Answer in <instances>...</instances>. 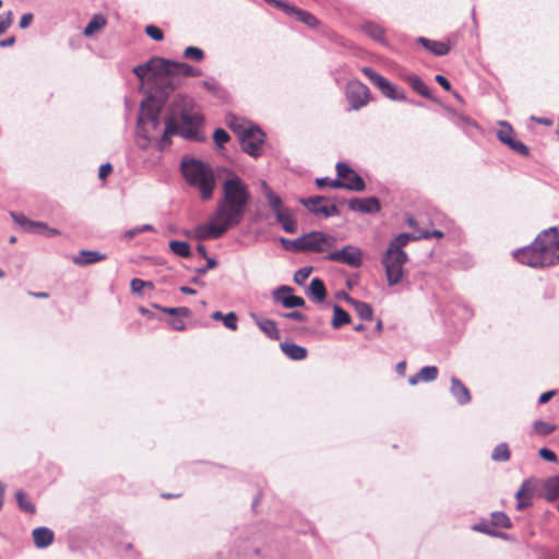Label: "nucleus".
I'll return each instance as SVG.
<instances>
[{
    "label": "nucleus",
    "mask_w": 559,
    "mask_h": 559,
    "mask_svg": "<svg viewBox=\"0 0 559 559\" xmlns=\"http://www.w3.org/2000/svg\"><path fill=\"white\" fill-rule=\"evenodd\" d=\"M223 197L207 224L195 228L199 240L218 239L229 228L239 225L250 202L248 186L240 177L231 175L222 185Z\"/></svg>",
    "instance_id": "obj_1"
},
{
    "label": "nucleus",
    "mask_w": 559,
    "mask_h": 559,
    "mask_svg": "<svg viewBox=\"0 0 559 559\" xmlns=\"http://www.w3.org/2000/svg\"><path fill=\"white\" fill-rule=\"evenodd\" d=\"M134 74L142 81L162 84L163 94L167 95L179 87L177 76L197 78L202 72L186 62L171 61L164 58H152L133 69Z\"/></svg>",
    "instance_id": "obj_2"
},
{
    "label": "nucleus",
    "mask_w": 559,
    "mask_h": 559,
    "mask_svg": "<svg viewBox=\"0 0 559 559\" xmlns=\"http://www.w3.org/2000/svg\"><path fill=\"white\" fill-rule=\"evenodd\" d=\"M516 261L531 267H544L559 263V229L548 228L534 242L513 253Z\"/></svg>",
    "instance_id": "obj_3"
},
{
    "label": "nucleus",
    "mask_w": 559,
    "mask_h": 559,
    "mask_svg": "<svg viewBox=\"0 0 559 559\" xmlns=\"http://www.w3.org/2000/svg\"><path fill=\"white\" fill-rule=\"evenodd\" d=\"M174 114H179L181 126H178L175 117H169L166 120L160 141L162 147L165 144H169V138L177 133H180L186 139L200 141L199 128L203 122V117L194 102L191 98L181 97L179 102L174 104Z\"/></svg>",
    "instance_id": "obj_4"
},
{
    "label": "nucleus",
    "mask_w": 559,
    "mask_h": 559,
    "mask_svg": "<svg viewBox=\"0 0 559 559\" xmlns=\"http://www.w3.org/2000/svg\"><path fill=\"white\" fill-rule=\"evenodd\" d=\"M417 237L414 234L403 233L396 236L389 245V248L382 257V264L385 270L388 284L396 285L404 276V265L408 261L407 253L403 250L411 241Z\"/></svg>",
    "instance_id": "obj_5"
},
{
    "label": "nucleus",
    "mask_w": 559,
    "mask_h": 559,
    "mask_svg": "<svg viewBox=\"0 0 559 559\" xmlns=\"http://www.w3.org/2000/svg\"><path fill=\"white\" fill-rule=\"evenodd\" d=\"M182 174L190 186L195 187L202 200H210L215 188V177L212 169L204 163L191 159L181 165Z\"/></svg>",
    "instance_id": "obj_6"
},
{
    "label": "nucleus",
    "mask_w": 559,
    "mask_h": 559,
    "mask_svg": "<svg viewBox=\"0 0 559 559\" xmlns=\"http://www.w3.org/2000/svg\"><path fill=\"white\" fill-rule=\"evenodd\" d=\"M294 251L324 252L336 245V238L322 231H311L292 241Z\"/></svg>",
    "instance_id": "obj_7"
},
{
    "label": "nucleus",
    "mask_w": 559,
    "mask_h": 559,
    "mask_svg": "<svg viewBox=\"0 0 559 559\" xmlns=\"http://www.w3.org/2000/svg\"><path fill=\"white\" fill-rule=\"evenodd\" d=\"M337 178L333 180L332 188L361 192L366 189L364 179L346 163L335 166Z\"/></svg>",
    "instance_id": "obj_8"
},
{
    "label": "nucleus",
    "mask_w": 559,
    "mask_h": 559,
    "mask_svg": "<svg viewBox=\"0 0 559 559\" xmlns=\"http://www.w3.org/2000/svg\"><path fill=\"white\" fill-rule=\"evenodd\" d=\"M345 98L349 105V110H359L369 104L372 96L366 84L359 80H352L346 85Z\"/></svg>",
    "instance_id": "obj_9"
},
{
    "label": "nucleus",
    "mask_w": 559,
    "mask_h": 559,
    "mask_svg": "<svg viewBox=\"0 0 559 559\" xmlns=\"http://www.w3.org/2000/svg\"><path fill=\"white\" fill-rule=\"evenodd\" d=\"M361 72L365 74L367 79L377 87L379 91L385 96L386 98H390L392 100H404L405 99V93L404 91L392 84L390 81H388L384 76L376 72L373 69L369 67H364L361 69Z\"/></svg>",
    "instance_id": "obj_10"
},
{
    "label": "nucleus",
    "mask_w": 559,
    "mask_h": 559,
    "mask_svg": "<svg viewBox=\"0 0 559 559\" xmlns=\"http://www.w3.org/2000/svg\"><path fill=\"white\" fill-rule=\"evenodd\" d=\"M499 127L497 138L501 143L522 156L530 154L528 147L523 142L515 139V131L509 122L500 121Z\"/></svg>",
    "instance_id": "obj_11"
},
{
    "label": "nucleus",
    "mask_w": 559,
    "mask_h": 559,
    "mask_svg": "<svg viewBox=\"0 0 559 559\" xmlns=\"http://www.w3.org/2000/svg\"><path fill=\"white\" fill-rule=\"evenodd\" d=\"M266 3L274 5L275 8L284 11L287 15H293L298 20L299 22L304 23L305 25L316 28L319 25V21L317 17L311 14L310 12L299 9L297 7H294L285 1L282 0H264Z\"/></svg>",
    "instance_id": "obj_12"
},
{
    "label": "nucleus",
    "mask_w": 559,
    "mask_h": 559,
    "mask_svg": "<svg viewBox=\"0 0 559 559\" xmlns=\"http://www.w3.org/2000/svg\"><path fill=\"white\" fill-rule=\"evenodd\" d=\"M361 251L352 246H346L342 250L333 251L326 255V259L330 261L344 263L354 267L361 264Z\"/></svg>",
    "instance_id": "obj_13"
},
{
    "label": "nucleus",
    "mask_w": 559,
    "mask_h": 559,
    "mask_svg": "<svg viewBox=\"0 0 559 559\" xmlns=\"http://www.w3.org/2000/svg\"><path fill=\"white\" fill-rule=\"evenodd\" d=\"M300 202L309 209L316 215H322L324 217L338 215L340 211L335 204H326L324 197H311L308 199H301Z\"/></svg>",
    "instance_id": "obj_14"
},
{
    "label": "nucleus",
    "mask_w": 559,
    "mask_h": 559,
    "mask_svg": "<svg viewBox=\"0 0 559 559\" xmlns=\"http://www.w3.org/2000/svg\"><path fill=\"white\" fill-rule=\"evenodd\" d=\"M158 114V110L147 108L145 104H142L139 124L145 133V136H154V131H156L159 127Z\"/></svg>",
    "instance_id": "obj_15"
},
{
    "label": "nucleus",
    "mask_w": 559,
    "mask_h": 559,
    "mask_svg": "<svg viewBox=\"0 0 559 559\" xmlns=\"http://www.w3.org/2000/svg\"><path fill=\"white\" fill-rule=\"evenodd\" d=\"M264 133L257 128L240 141L242 151L253 157L260 156L262 145L264 143Z\"/></svg>",
    "instance_id": "obj_16"
},
{
    "label": "nucleus",
    "mask_w": 559,
    "mask_h": 559,
    "mask_svg": "<svg viewBox=\"0 0 559 559\" xmlns=\"http://www.w3.org/2000/svg\"><path fill=\"white\" fill-rule=\"evenodd\" d=\"M348 207L354 212L360 213H378L381 210V204L378 198H353L348 202Z\"/></svg>",
    "instance_id": "obj_17"
},
{
    "label": "nucleus",
    "mask_w": 559,
    "mask_h": 559,
    "mask_svg": "<svg viewBox=\"0 0 559 559\" xmlns=\"http://www.w3.org/2000/svg\"><path fill=\"white\" fill-rule=\"evenodd\" d=\"M293 289L290 287L283 286L275 292V299L285 308H295L305 306L304 298L292 295Z\"/></svg>",
    "instance_id": "obj_18"
},
{
    "label": "nucleus",
    "mask_w": 559,
    "mask_h": 559,
    "mask_svg": "<svg viewBox=\"0 0 559 559\" xmlns=\"http://www.w3.org/2000/svg\"><path fill=\"white\" fill-rule=\"evenodd\" d=\"M15 221L25 229L28 231H36L39 234H45L46 236H55L59 235V231L53 228H49L46 224L39 223V222H32L27 219L24 216L17 217L16 215H13Z\"/></svg>",
    "instance_id": "obj_19"
},
{
    "label": "nucleus",
    "mask_w": 559,
    "mask_h": 559,
    "mask_svg": "<svg viewBox=\"0 0 559 559\" xmlns=\"http://www.w3.org/2000/svg\"><path fill=\"white\" fill-rule=\"evenodd\" d=\"M450 392L460 405H466L472 400L468 388L457 378L451 379Z\"/></svg>",
    "instance_id": "obj_20"
},
{
    "label": "nucleus",
    "mask_w": 559,
    "mask_h": 559,
    "mask_svg": "<svg viewBox=\"0 0 559 559\" xmlns=\"http://www.w3.org/2000/svg\"><path fill=\"white\" fill-rule=\"evenodd\" d=\"M534 483L532 480H525L520 489L516 491L515 498L518 500L516 509L522 510L531 504V500L534 492Z\"/></svg>",
    "instance_id": "obj_21"
},
{
    "label": "nucleus",
    "mask_w": 559,
    "mask_h": 559,
    "mask_svg": "<svg viewBox=\"0 0 559 559\" xmlns=\"http://www.w3.org/2000/svg\"><path fill=\"white\" fill-rule=\"evenodd\" d=\"M417 41L435 56H445L451 50V46L448 41H438L426 37H419Z\"/></svg>",
    "instance_id": "obj_22"
},
{
    "label": "nucleus",
    "mask_w": 559,
    "mask_h": 559,
    "mask_svg": "<svg viewBox=\"0 0 559 559\" xmlns=\"http://www.w3.org/2000/svg\"><path fill=\"white\" fill-rule=\"evenodd\" d=\"M106 259V254L99 251L81 250L78 255L72 258V262L76 265H88L96 262H100Z\"/></svg>",
    "instance_id": "obj_23"
},
{
    "label": "nucleus",
    "mask_w": 559,
    "mask_h": 559,
    "mask_svg": "<svg viewBox=\"0 0 559 559\" xmlns=\"http://www.w3.org/2000/svg\"><path fill=\"white\" fill-rule=\"evenodd\" d=\"M260 186H261V192L264 195V198L266 199V201L274 214H276L277 212H280L286 207L283 205L281 197L277 195L271 189V187L266 183V181L262 180Z\"/></svg>",
    "instance_id": "obj_24"
},
{
    "label": "nucleus",
    "mask_w": 559,
    "mask_h": 559,
    "mask_svg": "<svg viewBox=\"0 0 559 559\" xmlns=\"http://www.w3.org/2000/svg\"><path fill=\"white\" fill-rule=\"evenodd\" d=\"M277 222L281 224L282 228L289 234H294L297 231V221L295 219L293 212L285 207L282 211L275 214Z\"/></svg>",
    "instance_id": "obj_25"
},
{
    "label": "nucleus",
    "mask_w": 559,
    "mask_h": 559,
    "mask_svg": "<svg viewBox=\"0 0 559 559\" xmlns=\"http://www.w3.org/2000/svg\"><path fill=\"white\" fill-rule=\"evenodd\" d=\"M34 544L37 548H45L52 544L55 534L50 528L37 527L32 533Z\"/></svg>",
    "instance_id": "obj_26"
},
{
    "label": "nucleus",
    "mask_w": 559,
    "mask_h": 559,
    "mask_svg": "<svg viewBox=\"0 0 559 559\" xmlns=\"http://www.w3.org/2000/svg\"><path fill=\"white\" fill-rule=\"evenodd\" d=\"M281 348L289 358L294 360H302L307 357V349L295 343L284 342L281 343Z\"/></svg>",
    "instance_id": "obj_27"
},
{
    "label": "nucleus",
    "mask_w": 559,
    "mask_h": 559,
    "mask_svg": "<svg viewBox=\"0 0 559 559\" xmlns=\"http://www.w3.org/2000/svg\"><path fill=\"white\" fill-rule=\"evenodd\" d=\"M255 323L259 329L272 340L280 338V332L275 321L266 318H257Z\"/></svg>",
    "instance_id": "obj_28"
},
{
    "label": "nucleus",
    "mask_w": 559,
    "mask_h": 559,
    "mask_svg": "<svg viewBox=\"0 0 559 559\" xmlns=\"http://www.w3.org/2000/svg\"><path fill=\"white\" fill-rule=\"evenodd\" d=\"M309 295L317 302H322L326 298V289L322 280L316 277L311 281L309 286Z\"/></svg>",
    "instance_id": "obj_29"
},
{
    "label": "nucleus",
    "mask_w": 559,
    "mask_h": 559,
    "mask_svg": "<svg viewBox=\"0 0 559 559\" xmlns=\"http://www.w3.org/2000/svg\"><path fill=\"white\" fill-rule=\"evenodd\" d=\"M350 322V316L346 312L341 306L335 305L333 307V319L332 326L334 329H340L341 326L348 324Z\"/></svg>",
    "instance_id": "obj_30"
},
{
    "label": "nucleus",
    "mask_w": 559,
    "mask_h": 559,
    "mask_svg": "<svg viewBox=\"0 0 559 559\" xmlns=\"http://www.w3.org/2000/svg\"><path fill=\"white\" fill-rule=\"evenodd\" d=\"M107 24V20L102 14H95L92 20L88 22V24L85 26L83 34L85 36H92L97 31L104 28Z\"/></svg>",
    "instance_id": "obj_31"
},
{
    "label": "nucleus",
    "mask_w": 559,
    "mask_h": 559,
    "mask_svg": "<svg viewBox=\"0 0 559 559\" xmlns=\"http://www.w3.org/2000/svg\"><path fill=\"white\" fill-rule=\"evenodd\" d=\"M229 127L240 141L257 129V127L239 120L231 121Z\"/></svg>",
    "instance_id": "obj_32"
},
{
    "label": "nucleus",
    "mask_w": 559,
    "mask_h": 559,
    "mask_svg": "<svg viewBox=\"0 0 559 559\" xmlns=\"http://www.w3.org/2000/svg\"><path fill=\"white\" fill-rule=\"evenodd\" d=\"M545 497L549 501H554L559 498V476L550 477L546 480Z\"/></svg>",
    "instance_id": "obj_33"
},
{
    "label": "nucleus",
    "mask_w": 559,
    "mask_h": 559,
    "mask_svg": "<svg viewBox=\"0 0 559 559\" xmlns=\"http://www.w3.org/2000/svg\"><path fill=\"white\" fill-rule=\"evenodd\" d=\"M405 81L419 95H421L424 97H429L430 96L428 86L424 83V81L419 76H417V75H409V76L405 78Z\"/></svg>",
    "instance_id": "obj_34"
},
{
    "label": "nucleus",
    "mask_w": 559,
    "mask_h": 559,
    "mask_svg": "<svg viewBox=\"0 0 559 559\" xmlns=\"http://www.w3.org/2000/svg\"><path fill=\"white\" fill-rule=\"evenodd\" d=\"M362 31L372 39L384 43V31L380 25L374 23H366L362 26Z\"/></svg>",
    "instance_id": "obj_35"
},
{
    "label": "nucleus",
    "mask_w": 559,
    "mask_h": 559,
    "mask_svg": "<svg viewBox=\"0 0 559 559\" xmlns=\"http://www.w3.org/2000/svg\"><path fill=\"white\" fill-rule=\"evenodd\" d=\"M169 249L173 253L181 258H189L191 255L190 246L186 241L171 240L169 242Z\"/></svg>",
    "instance_id": "obj_36"
},
{
    "label": "nucleus",
    "mask_w": 559,
    "mask_h": 559,
    "mask_svg": "<svg viewBox=\"0 0 559 559\" xmlns=\"http://www.w3.org/2000/svg\"><path fill=\"white\" fill-rule=\"evenodd\" d=\"M356 313L364 320H372L373 310L371 306L364 301L353 300L352 301Z\"/></svg>",
    "instance_id": "obj_37"
},
{
    "label": "nucleus",
    "mask_w": 559,
    "mask_h": 559,
    "mask_svg": "<svg viewBox=\"0 0 559 559\" xmlns=\"http://www.w3.org/2000/svg\"><path fill=\"white\" fill-rule=\"evenodd\" d=\"M15 497L17 504L22 511L29 514H34L36 512L34 503L28 499V497L23 491H17Z\"/></svg>",
    "instance_id": "obj_38"
},
{
    "label": "nucleus",
    "mask_w": 559,
    "mask_h": 559,
    "mask_svg": "<svg viewBox=\"0 0 559 559\" xmlns=\"http://www.w3.org/2000/svg\"><path fill=\"white\" fill-rule=\"evenodd\" d=\"M510 450L507 443L498 444L491 454V459L497 462H507L510 460Z\"/></svg>",
    "instance_id": "obj_39"
},
{
    "label": "nucleus",
    "mask_w": 559,
    "mask_h": 559,
    "mask_svg": "<svg viewBox=\"0 0 559 559\" xmlns=\"http://www.w3.org/2000/svg\"><path fill=\"white\" fill-rule=\"evenodd\" d=\"M491 524L496 527L510 528L511 520L503 512H493L491 514Z\"/></svg>",
    "instance_id": "obj_40"
},
{
    "label": "nucleus",
    "mask_w": 559,
    "mask_h": 559,
    "mask_svg": "<svg viewBox=\"0 0 559 559\" xmlns=\"http://www.w3.org/2000/svg\"><path fill=\"white\" fill-rule=\"evenodd\" d=\"M556 430V425L544 420H536L534 423V431L540 436H548Z\"/></svg>",
    "instance_id": "obj_41"
},
{
    "label": "nucleus",
    "mask_w": 559,
    "mask_h": 559,
    "mask_svg": "<svg viewBox=\"0 0 559 559\" xmlns=\"http://www.w3.org/2000/svg\"><path fill=\"white\" fill-rule=\"evenodd\" d=\"M183 57L186 59L202 61L204 59V52L201 48L189 46L183 51Z\"/></svg>",
    "instance_id": "obj_42"
},
{
    "label": "nucleus",
    "mask_w": 559,
    "mask_h": 559,
    "mask_svg": "<svg viewBox=\"0 0 559 559\" xmlns=\"http://www.w3.org/2000/svg\"><path fill=\"white\" fill-rule=\"evenodd\" d=\"M439 373V370L435 366H427L420 369L419 377L421 378V381H433L437 379Z\"/></svg>",
    "instance_id": "obj_43"
},
{
    "label": "nucleus",
    "mask_w": 559,
    "mask_h": 559,
    "mask_svg": "<svg viewBox=\"0 0 559 559\" xmlns=\"http://www.w3.org/2000/svg\"><path fill=\"white\" fill-rule=\"evenodd\" d=\"M130 288L133 294H140L143 288L153 289L154 285L152 282L143 281L141 278H133L130 283Z\"/></svg>",
    "instance_id": "obj_44"
},
{
    "label": "nucleus",
    "mask_w": 559,
    "mask_h": 559,
    "mask_svg": "<svg viewBox=\"0 0 559 559\" xmlns=\"http://www.w3.org/2000/svg\"><path fill=\"white\" fill-rule=\"evenodd\" d=\"M157 309H159L160 311L165 312V313H168L170 316H180V317H190L191 316V311L189 308L187 307H178V308H167V307H159V306H155Z\"/></svg>",
    "instance_id": "obj_45"
},
{
    "label": "nucleus",
    "mask_w": 559,
    "mask_h": 559,
    "mask_svg": "<svg viewBox=\"0 0 559 559\" xmlns=\"http://www.w3.org/2000/svg\"><path fill=\"white\" fill-rule=\"evenodd\" d=\"M145 34L156 41H160L164 39L163 31L154 24H150L145 27Z\"/></svg>",
    "instance_id": "obj_46"
},
{
    "label": "nucleus",
    "mask_w": 559,
    "mask_h": 559,
    "mask_svg": "<svg viewBox=\"0 0 559 559\" xmlns=\"http://www.w3.org/2000/svg\"><path fill=\"white\" fill-rule=\"evenodd\" d=\"M222 321L224 325L231 331H236L238 329V317L235 312L224 314Z\"/></svg>",
    "instance_id": "obj_47"
},
{
    "label": "nucleus",
    "mask_w": 559,
    "mask_h": 559,
    "mask_svg": "<svg viewBox=\"0 0 559 559\" xmlns=\"http://www.w3.org/2000/svg\"><path fill=\"white\" fill-rule=\"evenodd\" d=\"M311 272H312L311 266H305V267L299 269L294 275L295 283L298 285L304 284V282H306L308 280V277L310 276Z\"/></svg>",
    "instance_id": "obj_48"
},
{
    "label": "nucleus",
    "mask_w": 559,
    "mask_h": 559,
    "mask_svg": "<svg viewBox=\"0 0 559 559\" xmlns=\"http://www.w3.org/2000/svg\"><path fill=\"white\" fill-rule=\"evenodd\" d=\"M214 142L219 146L223 147L225 143H227L230 139L229 134L222 128H218L214 131L213 134Z\"/></svg>",
    "instance_id": "obj_49"
},
{
    "label": "nucleus",
    "mask_w": 559,
    "mask_h": 559,
    "mask_svg": "<svg viewBox=\"0 0 559 559\" xmlns=\"http://www.w3.org/2000/svg\"><path fill=\"white\" fill-rule=\"evenodd\" d=\"M13 14L12 12H7L4 14H0V35H2L12 24Z\"/></svg>",
    "instance_id": "obj_50"
},
{
    "label": "nucleus",
    "mask_w": 559,
    "mask_h": 559,
    "mask_svg": "<svg viewBox=\"0 0 559 559\" xmlns=\"http://www.w3.org/2000/svg\"><path fill=\"white\" fill-rule=\"evenodd\" d=\"M443 236H444V234L441 230H433V231L421 230L419 235H415V237H417L416 240H419V239H430L432 237L440 239Z\"/></svg>",
    "instance_id": "obj_51"
},
{
    "label": "nucleus",
    "mask_w": 559,
    "mask_h": 559,
    "mask_svg": "<svg viewBox=\"0 0 559 559\" xmlns=\"http://www.w3.org/2000/svg\"><path fill=\"white\" fill-rule=\"evenodd\" d=\"M112 173V166L110 163H106V164H103L100 165L99 169H98V178L100 180H106L107 177Z\"/></svg>",
    "instance_id": "obj_52"
},
{
    "label": "nucleus",
    "mask_w": 559,
    "mask_h": 559,
    "mask_svg": "<svg viewBox=\"0 0 559 559\" xmlns=\"http://www.w3.org/2000/svg\"><path fill=\"white\" fill-rule=\"evenodd\" d=\"M185 317L177 316L169 321L170 326L176 331H183L186 323L183 322Z\"/></svg>",
    "instance_id": "obj_53"
},
{
    "label": "nucleus",
    "mask_w": 559,
    "mask_h": 559,
    "mask_svg": "<svg viewBox=\"0 0 559 559\" xmlns=\"http://www.w3.org/2000/svg\"><path fill=\"white\" fill-rule=\"evenodd\" d=\"M539 455L548 461V462H556L557 461V455L554 451L547 449V448H543L539 450Z\"/></svg>",
    "instance_id": "obj_54"
},
{
    "label": "nucleus",
    "mask_w": 559,
    "mask_h": 559,
    "mask_svg": "<svg viewBox=\"0 0 559 559\" xmlns=\"http://www.w3.org/2000/svg\"><path fill=\"white\" fill-rule=\"evenodd\" d=\"M436 81L445 90V91H451V84L449 82V80L441 75V74H438L436 75Z\"/></svg>",
    "instance_id": "obj_55"
},
{
    "label": "nucleus",
    "mask_w": 559,
    "mask_h": 559,
    "mask_svg": "<svg viewBox=\"0 0 559 559\" xmlns=\"http://www.w3.org/2000/svg\"><path fill=\"white\" fill-rule=\"evenodd\" d=\"M32 21H33V14L26 13V14L22 15V17L20 20V27H22V28L28 27L29 24L32 23Z\"/></svg>",
    "instance_id": "obj_56"
},
{
    "label": "nucleus",
    "mask_w": 559,
    "mask_h": 559,
    "mask_svg": "<svg viewBox=\"0 0 559 559\" xmlns=\"http://www.w3.org/2000/svg\"><path fill=\"white\" fill-rule=\"evenodd\" d=\"M285 317L288 319L300 321V322L306 321V316L299 311H293V312L286 313Z\"/></svg>",
    "instance_id": "obj_57"
},
{
    "label": "nucleus",
    "mask_w": 559,
    "mask_h": 559,
    "mask_svg": "<svg viewBox=\"0 0 559 559\" xmlns=\"http://www.w3.org/2000/svg\"><path fill=\"white\" fill-rule=\"evenodd\" d=\"M555 394H556V391L544 392L543 394H540L538 402L540 404H545V403L549 402L555 396Z\"/></svg>",
    "instance_id": "obj_58"
},
{
    "label": "nucleus",
    "mask_w": 559,
    "mask_h": 559,
    "mask_svg": "<svg viewBox=\"0 0 559 559\" xmlns=\"http://www.w3.org/2000/svg\"><path fill=\"white\" fill-rule=\"evenodd\" d=\"M533 121L539 123V124H543V126H546V127H550L552 126V120L549 119V118H543V117H532L531 118Z\"/></svg>",
    "instance_id": "obj_59"
},
{
    "label": "nucleus",
    "mask_w": 559,
    "mask_h": 559,
    "mask_svg": "<svg viewBox=\"0 0 559 559\" xmlns=\"http://www.w3.org/2000/svg\"><path fill=\"white\" fill-rule=\"evenodd\" d=\"M332 182L333 180L332 179H329V178H318L316 179V183L319 188H323V187H331L332 188Z\"/></svg>",
    "instance_id": "obj_60"
},
{
    "label": "nucleus",
    "mask_w": 559,
    "mask_h": 559,
    "mask_svg": "<svg viewBox=\"0 0 559 559\" xmlns=\"http://www.w3.org/2000/svg\"><path fill=\"white\" fill-rule=\"evenodd\" d=\"M474 530L478 531V532H483V533H487V534L493 535V533L488 528V525L485 524V523H480V524L475 525Z\"/></svg>",
    "instance_id": "obj_61"
},
{
    "label": "nucleus",
    "mask_w": 559,
    "mask_h": 559,
    "mask_svg": "<svg viewBox=\"0 0 559 559\" xmlns=\"http://www.w3.org/2000/svg\"><path fill=\"white\" fill-rule=\"evenodd\" d=\"M28 295L35 297V298H41V299H46L49 297V294L48 293H45V292H38V293H35V292H28Z\"/></svg>",
    "instance_id": "obj_62"
},
{
    "label": "nucleus",
    "mask_w": 559,
    "mask_h": 559,
    "mask_svg": "<svg viewBox=\"0 0 559 559\" xmlns=\"http://www.w3.org/2000/svg\"><path fill=\"white\" fill-rule=\"evenodd\" d=\"M215 266H216V261L214 259H212V258H207L206 267L202 269L200 272L204 273V272H206V270L213 269Z\"/></svg>",
    "instance_id": "obj_63"
},
{
    "label": "nucleus",
    "mask_w": 559,
    "mask_h": 559,
    "mask_svg": "<svg viewBox=\"0 0 559 559\" xmlns=\"http://www.w3.org/2000/svg\"><path fill=\"white\" fill-rule=\"evenodd\" d=\"M14 43H15V38L12 36V37H9L7 39L1 40L0 41V46L1 47H9V46H12Z\"/></svg>",
    "instance_id": "obj_64"
}]
</instances>
